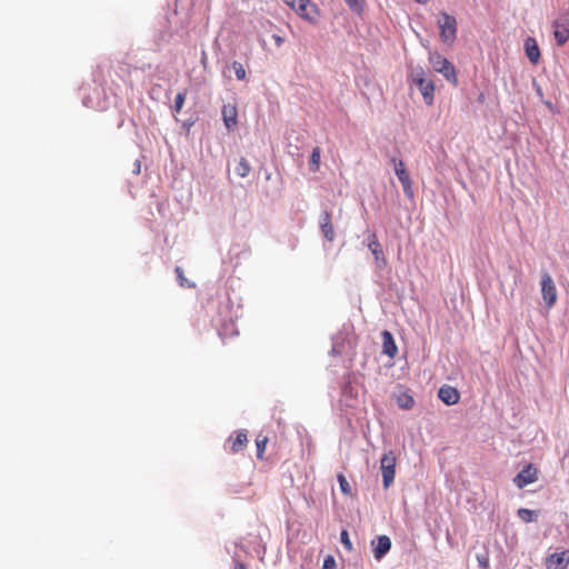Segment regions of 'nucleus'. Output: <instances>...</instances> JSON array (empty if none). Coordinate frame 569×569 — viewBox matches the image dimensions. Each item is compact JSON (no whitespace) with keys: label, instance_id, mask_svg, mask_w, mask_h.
I'll return each instance as SVG.
<instances>
[{"label":"nucleus","instance_id":"1","mask_svg":"<svg viewBox=\"0 0 569 569\" xmlns=\"http://www.w3.org/2000/svg\"><path fill=\"white\" fill-rule=\"evenodd\" d=\"M409 81L419 89L426 104L431 106L436 87L433 80L426 76L425 69L422 67L413 68L409 74Z\"/></svg>","mask_w":569,"mask_h":569},{"label":"nucleus","instance_id":"2","mask_svg":"<svg viewBox=\"0 0 569 569\" xmlns=\"http://www.w3.org/2000/svg\"><path fill=\"white\" fill-rule=\"evenodd\" d=\"M429 61L436 72L441 73L453 86L458 84V77L455 66L438 52L429 54Z\"/></svg>","mask_w":569,"mask_h":569},{"label":"nucleus","instance_id":"3","mask_svg":"<svg viewBox=\"0 0 569 569\" xmlns=\"http://www.w3.org/2000/svg\"><path fill=\"white\" fill-rule=\"evenodd\" d=\"M438 27L440 29V38L443 43L452 44L457 38V20L453 16L441 12L438 20Z\"/></svg>","mask_w":569,"mask_h":569},{"label":"nucleus","instance_id":"4","mask_svg":"<svg viewBox=\"0 0 569 569\" xmlns=\"http://www.w3.org/2000/svg\"><path fill=\"white\" fill-rule=\"evenodd\" d=\"M380 469L382 473L383 487L388 489L395 480L396 476V456L393 452L385 453L380 460Z\"/></svg>","mask_w":569,"mask_h":569},{"label":"nucleus","instance_id":"5","mask_svg":"<svg viewBox=\"0 0 569 569\" xmlns=\"http://www.w3.org/2000/svg\"><path fill=\"white\" fill-rule=\"evenodd\" d=\"M541 295L545 306L551 309L557 302L558 295L556 284L547 272L541 276Z\"/></svg>","mask_w":569,"mask_h":569},{"label":"nucleus","instance_id":"6","mask_svg":"<svg viewBox=\"0 0 569 569\" xmlns=\"http://www.w3.org/2000/svg\"><path fill=\"white\" fill-rule=\"evenodd\" d=\"M391 163L395 167V172H396L399 181L402 184L405 193L409 197H412V194H413L412 187H411L412 181H411L410 174L406 170L403 161L392 158Z\"/></svg>","mask_w":569,"mask_h":569},{"label":"nucleus","instance_id":"7","mask_svg":"<svg viewBox=\"0 0 569 569\" xmlns=\"http://www.w3.org/2000/svg\"><path fill=\"white\" fill-rule=\"evenodd\" d=\"M286 4L292 8L300 17L312 20L316 12L315 6L309 0H283Z\"/></svg>","mask_w":569,"mask_h":569},{"label":"nucleus","instance_id":"8","mask_svg":"<svg viewBox=\"0 0 569 569\" xmlns=\"http://www.w3.org/2000/svg\"><path fill=\"white\" fill-rule=\"evenodd\" d=\"M538 480V470L532 465L526 466L513 479L515 485L522 489Z\"/></svg>","mask_w":569,"mask_h":569},{"label":"nucleus","instance_id":"9","mask_svg":"<svg viewBox=\"0 0 569 569\" xmlns=\"http://www.w3.org/2000/svg\"><path fill=\"white\" fill-rule=\"evenodd\" d=\"M553 36L558 46L569 40V17H562L553 22Z\"/></svg>","mask_w":569,"mask_h":569},{"label":"nucleus","instance_id":"10","mask_svg":"<svg viewBox=\"0 0 569 569\" xmlns=\"http://www.w3.org/2000/svg\"><path fill=\"white\" fill-rule=\"evenodd\" d=\"M569 565V550L549 555L545 560L546 569H566Z\"/></svg>","mask_w":569,"mask_h":569},{"label":"nucleus","instance_id":"11","mask_svg":"<svg viewBox=\"0 0 569 569\" xmlns=\"http://www.w3.org/2000/svg\"><path fill=\"white\" fill-rule=\"evenodd\" d=\"M222 120L226 128L230 131L237 127L238 123V109L234 103L223 104L222 110Z\"/></svg>","mask_w":569,"mask_h":569},{"label":"nucleus","instance_id":"12","mask_svg":"<svg viewBox=\"0 0 569 569\" xmlns=\"http://www.w3.org/2000/svg\"><path fill=\"white\" fill-rule=\"evenodd\" d=\"M368 248L375 257L377 267L385 268L387 266V260L383 254L382 246L375 233L369 237Z\"/></svg>","mask_w":569,"mask_h":569},{"label":"nucleus","instance_id":"13","mask_svg":"<svg viewBox=\"0 0 569 569\" xmlns=\"http://www.w3.org/2000/svg\"><path fill=\"white\" fill-rule=\"evenodd\" d=\"M373 556L377 560H381L391 549V540L388 536H379L372 541Z\"/></svg>","mask_w":569,"mask_h":569},{"label":"nucleus","instance_id":"14","mask_svg":"<svg viewBox=\"0 0 569 569\" xmlns=\"http://www.w3.org/2000/svg\"><path fill=\"white\" fill-rule=\"evenodd\" d=\"M438 397L447 406H453L458 403L460 400L459 391L456 388L448 385H445L439 389Z\"/></svg>","mask_w":569,"mask_h":569},{"label":"nucleus","instance_id":"15","mask_svg":"<svg viewBox=\"0 0 569 569\" xmlns=\"http://www.w3.org/2000/svg\"><path fill=\"white\" fill-rule=\"evenodd\" d=\"M320 229L323 234V237L329 241L332 242L335 240V228L332 224L331 213L329 211H323L320 214Z\"/></svg>","mask_w":569,"mask_h":569},{"label":"nucleus","instance_id":"16","mask_svg":"<svg viewBox=\"0 0 569 569\" xmlns=\"http://www.w3.org/2000/svg\"><path fill=\"white\" fill-rule=\"evenodd\" d=\"M525 51L529 61L533 64H537L540 60V49L537 40L533 37H528L525 40Z\"/></svg>","mask_w":569,"mask_h":569},{"label":"nucleus","instance_id":"17","mask_svg":"<svg viewBox=\"0 0 569 569\" xmlns=\"http://www.w3.org/2000/svg\"><path fill=\"white\" fill-rule=\"evenodd\" d=\"M381 337L383 353L389 356L390 358H395L398 352V348L392 335L388 330H385L382 331Z\"/></svg>","mask_w":569,"mask_h":569},{"label":"nucleus","instance_id":"18","mask_svg":"<svg viewBox=\"0 0 569 569\" xmlns=\"http://www.w3.org/2000/svg\"><path fill=\"white\" fill-rule=\"evenodd\" d=\"M229 442L231 443L230 450L233 453H237L243 450L248 442L247 432L244 430H239L236 432V436H231L229 438Z\"/></svg>","mask_w":569,"mask_h":569},{"label":"nucleus","instance_id":"19","mask_svg":"<svg viewBox=\"0 0 569 569\" xmlns=\"http://www.w3.org/2000/svg\"><path fill=\"white\" fill-rule=\"evenodd\" d=\"M321 149L315 147L310 156V170L317 172L320 167Z\"/></svg>","mask_w":569,"mask_h":569},{"label":"nucleus","instance_id":"20","mask_svg":"<svg viewBox=\"0 0 569 569\" xmlns=\"http://www.w3.org/2000/svg\"><path fill=\"white\" fill-rule=\"evenodd\" d=\"M250 170L251 167L249 162L244 158H240L234 168L236 173L241 178H246L250 173Z\"/></svg>","mask_w":569,"mask_h":569},{"label":"nucleus","instance_id":"21","mask_svg":"<svg viewBox=\"0 0 569 569\" xmlns=\"http://www.w3.org/2000/svg\"><path fill=\"white\" fill-rule=\"evenodd\" d=\"M398 406L402 409H410L413 407L415 405V400L413 398L408 395V393H402L399 398H398Z\"/></svg>","mask_w":569,"mask_h":569},{"label":"nucleus","instance_id":"22","mask_svg":"<svg viewBox=\"0 0 569 569\" xmlns=\"http://www.w3.org/2000/svg\"><path fill=\"white\" fill-rule=\"evenodd\" d=\"M518 516L523 522H532L537 518L535 511L527 508H520L518 510Z\"/></svg>","mask_w":569,"mask_h":569},{"label":"nucleus","instance_id":"23","mask_svg":"<svg viewBox=\"0 0 569 569\" xmlns=\"http://www.w3.org/2000/svg\"><path fill=\"white\" fill-rule=\"evenodd\" d=\"M267 442H268L267 437H260L259 436L256 439L257 458L260 459V460L263 458V453H264V450H266Z\"/></svg>","mask_w":569,"mask_h":569},{"label":"nucleus","instance_id":"24","mask_svg":"<svg viewBox=\"0 0 569 569\" xmlns=\"http://www.w3.org/2000/svg\"><path fill=\"white\" fill-rule=\"evenodd\" d=\"M187 91L178 92L174 98L173 109L178 113L182 110L184 101H186Z\"/></svg>","mask_w":569,"mask_h":569},{"label":"nucleus","instance_id":"25","mask_svg":"<svg viewBox=\"0 0 569 569\" xmlns=\"http://www.w3.org/2000/svg\"><path fill=\"white\" fill-rule=\"evenodd\" d=\"M232 69L234 71L236 77H237L238 80H244L246 79L247 72H246V69L242 66V63H240L238 61H233L232 62Z\"/></svg>","mask_w":569,"mask_h":569},{"label":"nucleus","instance_id":"26","mask_svg":"<svg viewBox=\"0 0 569 569\" xmlns=\"http://www.w3.org/2000/svg\"><path fill=\"white\" fill-rule=\"evenodd\" d=\"M337 478H338V482H339L340 490L342 491V493L351 495V487H350L348 480L346 479V477L342 473H339Z\"/></svg>","mask_w":569,"mask_h":569},{"label":"nucleus","instance_id":"27","mask_svg":"<svg viewBox=\"0 0 569 569\" xmlns=\"http://www.w3.org/2000/svg\"><path fill=\"white\" fill-rule=\"evenodd\" d=\"M350 10L360 13L363 9V0H345Z\"/></svg>","mask_w":569,"mask_h":569},{"label":"nucleus","instance_id":"28","mask_svg":"<svg viewBox=\"0 0 569 569\" xmlns=\"http://www.w3.org/2000/svg\"><path fill=\"white\" fill-rule=\"evenodd\" d=\"M340 540H341V543L345 546L346 549L348 550H351L352 549V543L350 541V538H349V533L347 530H342L341 533H340Z\"/></svg>","mask_w":569,"mask_h":569},{"label":"nucleus","instance_id":"29","mask_svg":"<svg viewBox=\"0 0 569 569\" xmlns=\"http://www.w3.org/2000/svg\"><path fill=\"white\" fill-rule=\"evenodd\" d=\"M477 560H478L479 566L482 569L489 568V559L486 555H477Z\"/></svg>","mask_w":569,"mask_h":569},{"label":"nucleus","instance_id":"30","mask_svg":"<svg viewBox=\"0 0 569 569\" xmlns=\"http://www.w3.org/2000/svg\"><path fill=\"white\" fill-rule=\"evenodd\" d=\"M336 567V560L332 556H328L323 561L325 569H333Z\"/></svg>","mask_w":569,"mask_h":569},{"label":"nucleus","instance_id":"31","mask_svg":"<svg viewBox=\"0 0 569 569\" xmlns=\"http://www.w3.org/2000/svg\"><path fill=\"white\" fill-rule=\"evenodd\" d=\"M174 271H176L177 277H178V279H179V281H180V284H181V286H183V284H184V281H186V278H184V276H183V270H182V268H181V267H176V270H174Z\"/></svg>","mask_w":569,"mask_h":569},{"label":"nucleus","instance_id":"32","mask_svg":"<svg viewBox=\"0 0 569 569\" xmlns=\"http://www.w3.org/2000/svg\"><path fill=\"white\" fill-rule=\"evenodd\" d=\"M272 38H273V40H274V42H276L277 47H281V46H282V43H283V41H284L282 37H280L279 34H273V37H272Z\"/></svg>","mask_w":569,"mask_h":569},{"label":"nucleus","instance_id":"33","mask_svg":"<svg viewBox=\"0 0 569 569\" xmlns=\"http://www.w3.org/2000/svg\"><path fill=\"white\" fill-rule=\"evenodd\" d=\"M234 569H247L242 562H236Z\"/></svg>","mask_w":569,"mask_h":569},{"label":"nucleus","instance_id":"34","mask_svg":"<svg viewBox=\"0 0 569 569\" xmlns=\"http://www.w3.org/2000/svg\"><path fill=\"white\" fill-rule=\"evenodd\" d=\"M419 3H427L429 0H416Z\"/></svg>","mask_w":569,"mask_h":569},{"label":"nucleus","instance_id":"35","mask_svg":"<svg viewBox=\"0 0 569 569\" xmlns=\"http://www.w3.org/2000/svg\"><path fill=\"white\" fill-rule=\"evenodd\" d=\"M139 171H140V163H138L137 173H139Z\"/></svg>","mask_w":569,"mask_h":569}]
</instances>
